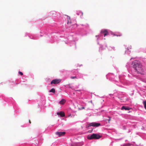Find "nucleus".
<instances>
[{
  "instance_id": "f257e3e1",
  "label": "nucleus",
  "mask_w": 146,
  "mask_h": 146,
  "mask_svg": "<svg viewBox=\"0 0 146 146\" xmlns=\"http://www.w3.org/2000/svg\"><path fill=\"white\" fill-rule=\"evenodd\" d=\"M133 68L137 71L138 73L144 74V70L143 69L141 65L137 60L134 61L132 63Z\"/></svg>"
},
{
  "instance_id": "f03ea898",
  "label": "nucleus",
  "mask_w": 146,
  "mask_h": 146,
  "mask_svg": "<svg viewBox=\"0 0 146 146\" xmlns=\"http://www.w3.org/2000/svg\"><path fill=\"white\" fill-rule=\"evenodd\" d=\"M101 137V136L98 134L93 133L90 135L88 136L87 138L88 139L91 140L93 139H98Z\"/></svg>"
},
{
  "instance_id": "7ed1b4c3",
  "label": "nucleus",
  "mask_w": 146,
  "mask_h": 146,
  "mask_svg": "<svg viewBox=\"0 0 146 146\" xmlns=\"http://www.w3.org/2000/svg\"><path fill=\"white\" fill-rule=\"evenodd\" d=\"M100 125V124L99 123L96 122L91 123L88 124L86 126L87 128H88L90 126L95 127H97Z\"/></svg>"
},
{
  "instance_id": "20e7f679",
  "label": "nucleus",
  "mask_w": 146,
  "mask_h": 146,
  "mask_svg": "<svg viewBox=\"0 0 146 146\" xmlns=\"http://www.w3.org/2000/svg\"><path fill=\"white\" fill-rule=\"evenodd\" d=\"M61 81V80L60 79H54L51 82L50 84H56L60 83Z\"/></svg>"
},
{
  "instance_id": "39448f33",
  "label": "nucleus",
  "mask_w": 146,
  "mask_h": 146,
  "mask_svg": "<svg viewBox=\"0 0 146 146\" xmlns=\"http://www.w3.org/2000/svg\"><path fill=\"white\" fill-rule=\"evenodd\" d=\"M66 133L65 132H57L56 133V134L58 135L59 137L64 135Z\"/></svg>"
},
{
  "instance_id": "423d86ee",
  "label": "nucleus",
  "mask_w": 146,
  "mask_h": 146,
  "mask_svg": "<svg viewBox=\"0 0 146 146\" xmlns=\"http://www.w3.org/2000/svg\"><path fill=\"white\" fill-rule=\"evenodd\" d=\"M101 33H104V36H105L108 34V32L107 31L106 29L102 30L101 31Z\"/></svg>"
},
{
  "instance_id": "0eeeda50",
  "label": "nucleus",
  "mask_w": 146,
  "mask_h": 146,
  "mask_svg": "<svg viewBox=\"0 0 146 146\" xmlns=\"http://www.w3.org/2000/svg\"><path fill=\"white\" fill-rule=\"evenodd\" d=\"M57 114L58 115H60L61 117H63L65 116L64 113L62 111H60L59 112H57Z\"/></svg>"
},
{
  "instance_id": "6e6552de",
  "label": "nucleus",
  "mask_w": 146,
  "mask_h": 146,
  "mask_svg": "<svg viewBox=\"0 0 146 146\" xmlns=\"http://www.w3.org/2000/svg\"><path fill=\"white\" fill-rule=\"evenodd\" d=\"M130 110V108L128 107H125L124 106H123L121 107V110Z\"/></svg>"
},
{
  "instance_id": "1a4fd4ad",
  "label": "nucleus",
  "mask_w": 146,
  "mask_h": 146,
  "mask_svg": "<svg viewBox=\"0 0 146 146\" xmlns=\"http://www.w3.org/2000/svg\"><path fill=\"white\" fill-rule=\"evenodd\" d=\"M72 23L70 20V17H69L68 18V23L67 24L68 25H69L70 26H71V24Z\"/></svg>"
},
{
  "instance_id": "9d476101",
  "label": "nucleus",
  "mask_w": 146,
  "mask_h": 146,
  "mask_svg": "<svg viewBox=\"0 0 146 146\" xmlns=\"http://www.w3.org/2000/svg\"><path fill=\"white\" fill-rule=\"evenodd\" d=\"M66 102V101L63 99L59 103L60 104H63Z\"/></svg>"
},
{
  "instance_id": "9b49d317",
  "label": "nucleus",
  "mask_w": 146,
  "mask_h": 146,
  "mask_svg": "<svg viewBox=\"0 0 146 146\" xmlns=\"http://www.w3.org/2000/svg\"><path fill=\"white\" fill-rule=\"evenodd\" d=\"M77 14L78 15H80L81 17L83 15V13L80 11H78L77 12Z\"/></svg>"
},
{
  "instance_id": "f8f14e48",
  "label": "nucleus",
  "mask_w": 146,
  "mask_h": 146,
  "mask_svg": "<svg viewBox=\"0 0 146 146\" xmlns=\"http://www.w3.org/2000/svg\"><path fill=\"white\" fill-rule=\"evenodd\" d=\"M49 92H52L54 93L55 92V89L54 88H52L49 91Z\"/></svg>"
},
{
  "instance_id": "ddd939ff",
  "label": "nucleus",
  "mask_w": 146,
  "mask_h": 146,
  "mask_svg": "<svg viewBox=\"0 0 146 146\" xmlns=\"http://www.w3.org/2000/svg\"><path fill=\"white\" fill-rule=\"evenodd\" d=\"M143 104L145 109L146 110V100L143 101Z\"/></svg>"
},
{
  "instance_id": "4468645a",
  "label": "nucleus",
  "mask_w": 146,
  "mask_h": 146,
  "mask_svg": "<svg viewBox=\"0 0 146 146\" xmlns=\"http://www.w3.org/2000/svg\"><path fill=\"white\" fill-rule=\"evenodd\" d=\"M130 144L129 143H127L124 144L123 146H130Z\"/></svg>"
},
{
  "instance_id": "2eb2a0df",
  "label": "nucleus",
  "mask_w": 146,
  "mask_h": 146,
  "mask_svg": "<svg viewBox=\"0 0 146 146\" xmlns=\"http://www.w3.org/2000/svg\"><path fill=\"white\" fill-rule=\"evenodd\" d=\"M70 78L72 79H75V78H77V77L76 76H71Z\"/></svg>"
},
{
  "instance_id": "dca6fc26",
  "label": "nucleus",
  "mask_w": 146,
  "mask_h": 146,
  "mask_svg": "<svg viewBox=\"0 0 146 146\" xmlns=\"http://www.w3.org/2000/svg\"><path fill=\"white\" fill-rule=\"evenodd\" d=\"M109 119H108V123H110V121L111 120V118L110 117H108Z\"/></svg>"
},
{
  "instance_id": "f3484780",
  "label": "nucleus",
  "mask_w": 146,
  "mask_h": 146,
  "mask_svg": "<svg viewBox=\"0 0 146 146\" xmlns=\"http://www.w3.org/2000/svg\"><path fill=\"white\" fill-rule=\"evenodd\" d=\"M19 73L21 76L23 75V74L22 72L20 71L19 72Z\"/></svg>"
},
{
  "instance_id": "a211bd4d",
  "label": "nucleus",
  "mask_w": 146,
  "mask_h": 146,
  "mask_svg": "<svg viewBox=\"0 0 146 146\" xmlns=\"http://www.w3.org/2000/svg\"><path fill=\"white\" fill-rule=\"evenodd\" d=\"M92 130H91L90 131H88V132H89V133H91L92 132Z\"/></svg>"
},
{
  "instance_id": "6ab92c4d",
  "label": "nucleus",
  "mask_w": 146,
  "mask_h": 146,
  "mask_svg": "<svg viewBox=\"0 0 146 146\" xmlns=\"http://www.w3.org/2000/svg\"><path fill=\"white\" fill-rule=\"evenodd\" d=\"M29 122L30 123H31V121L30 120H29Z\"/></svg>"
},
{
  "instance_id": "aec40b11",
  "label": "nucleus",
  "mask_w": 146,
  "mask_h": 146,
  "mask_svg": "<svg viewBox=\"0 0 146 146\" xmlns=\"http://www.w3.org/2000/svg\"><path fill=\"white\" fill-rule=\"evenodd\" d=\"M84 107H83L82 108V109H84Z\"/></svg>"
},
{
  "instance_id": "412c9836",
  "label": "nucleus",
  "mask_w": 146,
  "mask_h": 146,
  "mask_svg": "<svg viewBox=\"0 0 146 146\" xmlns=\"http://www.w3.org/2000/svg\"><path fill=\"white\" fill-rule=\"evenodd\" d=\"M101 48H102V50H103V49H102V47H101Z\"/></svg>"
},
{
  "instance_id": "4be33fe9",
  "label": "nucleus",
  "mask_w": 146,
  "mask_h": 146,
  "mask_svg": "<svg viewBox=\"0 0 146 146\" xmlns=\"http://www.w3.org/2000/svg\"><path fill=\"white\" fill-rule=\"evenodd\" d=\"M73 146L72 145V146Z\"/></svg>"
}]
</instances>
